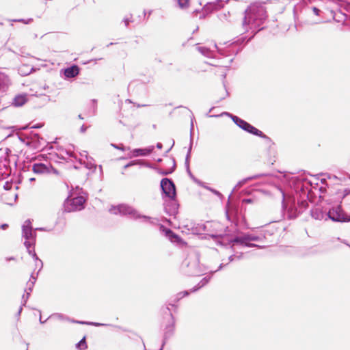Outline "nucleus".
<instances>
[{"label": "nucleus", "instance_id": "nucleus-26", "mask_svg": "<svg viewBox=\"0 0 350 350\" xmlns=\"http://www.w3.org/2000/svg\"><path fill=\"white\" fill-rule=\"evenodd\" d=\"M86 129H87V127H85L84 125H83V126L81 127V131L82 133L85 132Z\"/></svg>", "mask_w": 350, "mask_h": 350}, {"label": "nucleus", "instance_id": "nucleus-3", "mask_svg": "<svg viewBox=\"0 0 350 350\" xmlns=\"http://www.w3.org/2000/svg\"><path fill=\"white\" fill-rule=\"evenodd\" d=\"M85 199L83 196L67 198L64 203V208L66 212L80 211L83 208Z\"/></svg>", "mask_w": 350, "mask_h": 350}, {"label": "nucleus", "instance_id": "nucleus-12", "mask_svg": "<svg viewBox=\"0 0 350 350\" xmlns=\"http://www.w3.org/2000/svg\"><path fill=\"white\" fill-rule=\"evenodd\" d=\"M27 101V94H19L15 96L13 100V104L16 107H21Z\"/></svg>", "mask_w": 350, "mask_h": 350}, {"label": "nucleus", "instance_id": "nucleus-27", "mask_svg": "<svg viewBox=\"0 0 350 350\" xmlns=\"http://www.w3.org/2000/svg\"><path fill=\"white\" fill-rule=\"evenodd\" d=\"M245 181H246V180H243V181H241V182H239V183L237 184V187H241L243 184H244V183H245Z\"/></svg>", "mask_w": 350, "mask_h": 350}, {"label": "nucleus", "instance_id": "nucleus-24", "mask_svg": "<svg viewBox=\"0 0 350 350\" xmlns=\"http://www.w3.org/2000/svg\"><path fill=\"white\" fill-rule=\"evenodd\" d=\"M8 227V224H2V225L0 226V228H1V229H3V230L6 229Z\"/></svg>", "mask_w": 350, "mask_h": 350}, {"label": "nucleus", "instance_id": "nucleus-30", "mask_svg": "<svg viewBox=\"0 0 350 350\" xmlns=\"http://www.w3.org/2000/svg\"><path fill=\"white\" fill-rule=\"evenodd\" d=\"M113 146H114L116 148H118V149L124 150L123 148H120V146H116L113 144Z\"/></svg>", "mask_w": 350, "mask_h": 350}, {"label": "nucleus", "instance_id": "nucleus-29", "mask_svg": "<svg viewBox=\"0 0 350 350\" xmlns=\"http://www.w3.org/2000/svg\"><path fill=\"white\" fill-rule=\"evenodd\" d=\"M157 147L158 148L161 149V148H162V144H161V143H158V144H157Z\"/></svg>", "mask_w": 350, "mask_h": 350}, {"label": "nucleus", "instance_id": "nucleus-9", "mask_svg": "<svg viewBox=\"0 0 350 350\" xmlns=\"http://www.w3.org/2000/svg\"><path fill=\"white\" fill-rule=\"evenodd\" d=\"M165 163L170 166V167L165 168L161 166L159 169V172L162 175H167L169 174H171L174 172L175 169L176 164L174 159L169 158L165 161Z\"/></svg>", "mask_w": 350, "mask_h": 350}, {"label": "nucleus", "instance_id": "nucleus-28", "mask_svg": "<svg viewBox=\"0 0 350 350\" xmlns=\"http://www.w3.org/2000/svg\"><path fill=\"white\" fill-rule=\"evenodd\" d=\"M134 165V163H133V162H131V163H129V164L126 165L124 166V168H126V167H129V166H131V165Z\"/></svg>", "mask_w": 350, "mask_h": 350}, {"label": "nucleus", "instance_id": "nucleus-19", "mask_svg": "<svg viewBox=\"0 0 350 350\" xmlns=\"http://www.w3.org/2000/svg\"><path fill=\"white\" fill-rule=\"evenodd\" d=\"M76 345H77V347L80 349H85L88 347L86 342H85V338L81 339Z\"/></svg>", "mask_w": 350, "mask_h": 350}, {"label": "nucleus", "instance_id": "nucleus-20", "mask_svg": "<svg viewBox=\"0 0 350 350\" xmlns=\"http://www.w3.org/2000/svg\"><path fill=\"white\" fill-rule=\"evenodd\" d=\"M36 278H34V277H33L31 275V278L30 281H29L30 282L27 284V285L29 286L28 288H29V292L27 293V299L28 298V296L30 294V292L31 291L32 287L33 286V284H34V283L36 282Z\"/></svg>", "mask_w": 350, "mask_h": 350}, {"label": "nucleus", "instance_id": "nucleus-2", "mask_svg": "<svg viewBox=\"0 0 350 350\" xmlns=\"http://www.w3.org/2000/svg\"><path fill=\"white\" fill-rule=\"evenodd\" d=\"M23 231V237L25 239V245L28 250V252L29 254H31L32 256L36 260V265H40V269L42 267V262L38 259L36 254L34 251H31L29 250L30 247L34 244L35 241V236L36 234L33 232L30 220H27L25 221L24 224L22 226Z\"/></svg>", "mask_w": 350, "mask_h": 350}, {"label": "nucleus", "instance_id": "nucleus-4", "mask_svg": "<svg viewBox=\"0 0 350 350\" xmlns=\"http://www.w3.org/2000/svg\"><path fill=\"white\" fill-rule=\"evenodd\" d=\"M110 213L113 214L120 213L123 215H130L133 218H140L142 216L132 207L126 204H120L117 206H112L109 209Z\"/></svg>", "mask_w": 350, "mask_h": 350}, {"label": "nucleus", "instance_id": "nucleus-31", "mask_svg": "<svg viewBox=\"0 0 350 350\" xmlns=\"http://www.w3.org/2000/svg\"><path fill=\"white\" fill-rule=\"evenodd\" d=\"M12 196L14 197V201H16V198H17V197H18V196H17V194H16V193H13V194H12Z\"/></svg>", "mask_w": 350, "mask_h": 350}, {"label": "nucleus", "instance_id": "nucleus-33", "mask_svg": "<svg viewBox=\"0 0 350 350\" xmlns=\"http://www.w3.org/2000/svg\"><path fill=\"white\" fill-rule=\"evenodd\" d=\"M79 118H80V119H81V120H83V118L81 116V115H79Z\"/></svg>", "mask_w": 350, "mask_h": 350}, {"label": "nucleus", "instance_id": "nucleus-5", "mask_svg": "<svg viewBox=\"0 0 350 350\" xmlns=\"http://www.w3.org/2000/svg\"><path fill=\"white\" fill-rule=\"evenodd\" d=\"M161 187L165 195L170 199H174L176 196L175 185L168 178H163L161 181Z\"/></svg>", "mask_w": 350, "mask_h": 350}, {"label": "nucleus", "instance_id": "nucleus-6", "mask_svg": "<svg viewBox=\"0 0 350 350\" xmlns=\"http://www.w3.org/2000/svg\"><path fill=\"white\" fill-rule=\"evenodd\" d=\"M232 118L233 121L235 122V124L241 129H243V130L247 131V132L258 136L262 135V133L260 131L258 130L257 129H256L249 123L246 122L243 120H241V118L237 116H232Z\"/></svg>", "mask_w": 350, "mask_h": 350}, {"label": "nucleus", "instance_id": "nucleus-17", "mask_svg": "<svg viewBox=\"0 0 350 350\" xmlns=\"http://www.w3.org/2000/svg\"><path fill=\"white\" fill-rule=\"evenodd\" d=\"M218 3L217 2H212V3H208L204 6V10H216L217 8Z\"/></svg>", "mask_w": 350, "mask_h": 350}, {"label": "nucleus", "instance_id": "nucleus-25", "mask_svg": "<svg viewBox=\"0 0 350 350\" xmlns=\"http://www.w3.org/2000/svg\"><path fill=\"white\" fill-rule=\"evenodd\" d=\"M124 23L126 26H128L129 24V20L128 18H124Z\"/></svg>", "mask_w": 350, "mask_h": 350}, {"label": "nucleus", "instance_id": "nucleus-32", "mask_svg": "<svg viewBox=\"0 0 350 350\" xmlns=\"http://www.w3.org/2000/svg\"><path fill=\"white\" fill-rule=\"evenodd\" d=\"M188 295V292H187V291H185V292L183 293V296H185V295Z\"/></svg>", "mask_w": 350, "mask_h": 350}, {"label": "nucleus", "instance_id": "nucleus-15", "mask_svg": "<svg viewBox=\"0 0 350 350\" xmlns=\"http://www.w3.org/2000/svg\"><path fill=\"white\" fill-rule=\"evenodd\" d=\"M165 234L168 237L169 239L172 242H178L180 241V238L176 234H174L170 230H165Z\"/></svg>", "mask_w": 350, "mask_h": 350}, {"label": "nucleus", "instance_id": "nucleus-8", "mask_svg": "<svg viewBox=\"0 0 350 350\" xmlns=\"http://www.w3.org/2000/svg\"><path fill=\"white\" fill-rule=\"evenodd\" d=\"M327 215L329 218L334 221H342L345 220V215L340 206L329 210Z\"/></svg>", "mask_w": 350, "mask_h": 350}, {"label": "nucleus", "instance_id": "nucleus-34", "mask_svg": "<svg viewBox=\"0 0 350 350\" xmlns=\"http://www.w3.org/2000/svg\"><path fill=\"white\" fill-rule=\"evenodd\" d=\"M29 180H30V181H33V180H35V178H31Z\"/></svg>", "mask_w": 350, "mask_h": 350}, {"label": "nucleus", "instance_id": "nucleus-1", "mask_svg": "<svg viewBox=\"0 0 350 350\" xmlns=\"http://www.w3.org/2000/svg\"><path fill=\"white\" fill-rule=\"evenodd\" d=\"M267 18L266 10L262 5H252L245 11L243 26L245 31L257 30Z\"/></svg>", "mask_w": 350, "mask_h": 350}, {"label": "nucleus", "instance_id": "nucleus-10", "mask_svg": "<svg viewBox=\"0 0 350 350\" xmlns=\"http://www.w3.org/2000/svg\"><path fill=\"white\" fill-rule=\"evenodd\" d=\"M154 150V146H150L146 148H137L134 149L131 152V157H138V156H146L150 154Z\"/></svg>", "mask_w": 350, "mask_h": 350}, {"label": "nucleus", "instance_id": "nucleus-11", "mask_svg": "<svg viewBox=\"0 0 350 350\" xmlns=\"http://www.w3.org/2000/svg\"><path fill=\"white\" fill-rule=\"evenodd\" d=\"M32 170L36 174H44L49 172V166L41 163H34Z\"/></svg>", "mask_w": 350, "mask_h": 350}, {"label": "nucleus", "instance_id": "nucleus-14", "mask_svg": "<svg viewBox=\"0 0 350 350\" xmlns=\"http://www.w3.org/2000/svg\"><path fill=\"white\" fill-rule=\"evenodd\" d=\"M198 51H200L203 55L206 57H212L213 56V51L208 48L203 47V46H198L197 47Z\"/></svg>", "mask_w": 350, "mask_h": 350}, {"label": "nucleus", "instance_id": "nucleus-21", "mask_svg": "<svg viewBox=\"0 0 350 350\" xmlns=\"http://www.w3.org/2000/svg\"><path fill=\"white\" fill-rule=\"evenodd\" d=\"M208 280H207L206 278H204L200 283H202V284L198 288H200L202 286H203L205 284H206L208 282Z\"/></svg>", "mask_w": 350, "mask_h": 350}, {"label": "nucleus", "instance_id": "nucleus-22", "mask_svg": "<svg viewBox=\"0 0 350 350\" xmlns=\"http://www.w3.org/2000/svg\"><path fill=\"white\" fill-rule=\"evenodd\" d=\"M313 12L316 15H319L320 10L317 8H313Z\"/></svg>", "mask_w": 350, "mask_h": 350}, {"label": "nucleus", "instance_id": "nucleus-7", "mask_svg": "<svg viewBox=\"0 0 350 350\" xmlns=\"http://www.w3.org/2000/svg\"><path fill=\"white\" fill-rule=\"evenodd\" d=\"M258 237L252 234H244L243 236L237 237L234 239V243H240L241 245L248 246V247H254L256 246V245L250 243L249 242L251 241H257Z\"/></svg>", "mask_w": 350, "mask_h": 350}, {"label": "nucleus", "instance_id": "nucleus-23", "mask_svg": "<svg viewBox=\"0 0 350 350\" xmlns=\"http://www.w3.org/2000/svg\"><path fill=\"white\" fill-rule=\"evenodd\" d=\"M67 154H68L70 157H75V153L71 151V150H68L66 152Z\"/></svg>", "mask_w": 350, "mask_h": 350}, {"label": "nucleus", "instance_id": "nucleus-13", "mask_svg": "<svg viewBox=\"0 0 350 350\" xmlns=\"http://www.w3.org/2000/svg\"><path fill=\"white\" fill-rule=\"evenodd\" d=\"M79 74V68L77 66H73L68 68L64 71V75L68 78L75 77Z\"/></svg>", "mask_w": 350, "mask_h": 350}, {"label": "nucleus", "instance_id": "nucleus-18", "mask_svg": "<svg viewBox=\"0 0 350 350\" xmlns=\"http://www.w3.org/2000/svg\"><path fill=\"white\" fill-rule=\"evenodd\" d=\"M177 2L180 8H186L189 4V0H177Z\"/></svg>", "mask_w": 350, "mask_h": 350}, {"label": "nucleus", "instance_id": "nucleus-16", "mask_svg": "<svg viewBox=\"0 0 350 350\" xmlns=\"http://www.w3.org/2000/svg\"><path fill=\"white\" fill-rule=\"evenodd\" d=\"M312 216L315 218L316 219H321L323 216V213L319 208H315L312 211Z\"/></svg>", "mask_w": 350, "mask_h": 350}, {"label": "nucleus", "instance_id": "nucleus-35", "mask_svg": "<svg viewBox=\"0 0 350 350\" xmlns=\"http://www.w3.org/2000/svg\"><path fill=\"white\" fill-rule=\"evenodd\" d=\"M143 217H144V219H147V218H148V217H146V216H143Z\"/></svg>", "mask_w": 350, "mask_h": 350}]
</instances>
